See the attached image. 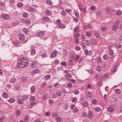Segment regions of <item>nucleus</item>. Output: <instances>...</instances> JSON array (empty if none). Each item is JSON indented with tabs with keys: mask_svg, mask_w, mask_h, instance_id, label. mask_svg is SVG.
<instances>
[{
	"mask_svg": "<svg viewBox=\"0 0 122 122\" xmlns=\"http://www.w3.org/2000/svg\"><path fill=\"white\" fill-rule=\"evenodd\" d=\"M28 62H26V61H24L19 60L18 61L17 65L18 68H22L27 66L28 65Z\"/></svg>",
	"mask_w": 122,
	"mask_h": 122,
	"instance_id": "f257e3e1",
	"label": "nucleus"
},
{
	"mask_svg": "<svg viewBox=\"0 0 122 122\" xmlns=\"http://www.w3.org/2000/svg\"><path fill=\"white\" fill-rule=\"evenodd\" d=\"M106 12L108 14H110L111 15H113V13L112 12L115 11V10L110 7H107L106 10Z\"/></svg>",
	"mask_w": 122,
	"mask_h": 122,
	"instance_id": "f03ea898",
	"label": "nucleus"
},
{
	"mask_svg": "<svg viewBox=\"0 0 122 122\" xmlns=\"http://www.w3.org/2000/svg\"><path fill=\"white\" fill-rule=\"evenodd\" d=\"M19 39L21 41H23L24 40L25 36L24 34L22 33L20 34L18 36Z\"/></svg>",
	"mask_w": 122,
	"mask_h": 122,
	"instance_id": "7ed1b4c3",
	"label": "nucleus"
},
{
	"mask_svg": "<svg viewBox=\"0 0 122 122\" xmlns=\"http://www.w3.org/2000/svg\"><path fill=\"white\" fill-rule=\"evenodd\" d=\"M45 34L44 32L43 31H41L38 32L36 35L37 37H40L43 36Z\"/></svg>",
	"mask_w": 122,
	"mask_h": 122,
	"instance_id": "20e7f679",
	"label": "nucleus"
},
{
	"mask_svg": "<svg viewBox=\"0 0 122 122\" xmlns=\"http://www.w3.org/2000/svg\"><path fill=\"white\" fill-rule=\"evenodd\" d=\"M5 20H8L9 19L10 17L8 15L5 14H2L1 16Z\"/></svg>",
	"mask_w": 122,
	"mask_h": 122,
	"instance_id": "39448f33",
	"label": "nucleus"
},
{
	"mask_svg": "<svg viewBox=\"0 0 122 122\" xmlns=\"http://www.w3.org/2000/svg\"><path fill=\"white\" fill-rule=\"evenodd\" d=\"M57 51H54L51 52V57H55L57 55Z\"/></svg>",
	"mask_w": 122,
	"mask_h": 122,
	"instance_id": "423d86ee",
	"label": "nucleus"
},
{
	"mask_svg": "<svg viewBox=\"0 0 122 122\" xmlns=\"http://www.w3.org/2000/svg\"><path fill=\"white\" fill-rule=\"evenodd\" d=\"M36 67V63L34 62H32L30 65V67L32 68H34Z\"/></svg>",
	"mask_w": 122,
	"mask_h": 122,
	"instance_id": "0eeeda50",
	"label": "nucleus"
},
{
	"mask_svg": "<svg viewBox=\"0 0 122 122\" xmlns=\"http://www.w3.org/2000/svg\"><path fill=\"white\" fill-rule=\"evenodd\" d=\"M50 20V19L49 18L46 16L44 17L42 19V20H45V21H49Z\"/></svg>",
	"mask_w": 122,
	"mask_h": 122,
	"instance_id": "6e6552de",
	"label": "nucleus"
},
{
	"mask_svg": "<svg viewBox=\"0 0 122 122\" xmlns=\"http://www.w3.org/2000/svg\"><path fill=\"white\" fill-rule=\"evenodd\" d=\"M88 118L90 119H92L93 117V115L92 114V112L91 111H89V112L88 113Z\"/></svg>",
	"mask_w": 122,
	"mask_h": 122,
	"instance_id": "1a4fd4ad",
	"label": "nucleus"
},
{
	"mask_svg": "<svg viewBox=\"0 0 122 122\" xmlns=\"http://www.w3.org/2000/svg\"><path fill=\"white\" fill-rule=\"evenodd\" d=\"M23 32L26 34H27L29 32V30L28 29L24 28L23 29Z\"/></svg>",
	"mask_w": 122,
	"mask_h": 122,
	"instance_id": "9d476101",
	"label": "nucleus"
},
{
	"mask_svg": "<svg viewBox=\"0 0 122 122\" xmlns=\"http://www.w3.org/2000/svg\"><path fill=\"white\" fill-rule=\"evenodd\" d=\"M116 14L119 16L121 15L122 14V12L120 10H117L115 12Z\"/></svg>",
	"mask_w": 122,
	"mask_h": 122,
	"instance_id": "9b49d317",
	"label": "nucleus"
},
{
	"mask_svg": "<svg viewBox=\"0 0 122 122\" xmlns=\"http://www.w3.org/2000/svg\"><path fill=\"white\" fill-rule=\"evenodd\" d=\"M107 110L109 112H111L113 111V109L112 107H109L107 108Z\"/></svg>",
	"mask_w": 122,
	"mask_h": 122,
	"instance_id": "f8f14e48",
	"label": "nucleus"
},
{
	"mask_svg": "<svg viewBox=\"0 0 122 122\" xmlns=\"http://www.w3.org/2000/svg\"><path fill=\"white\" fill-rule=\"evenodd\" d=\"M36 54V51L35 49H32L31 51V55L33 56Z\"/></svg>",
	"mask_w": 122,
	"mask_h": 122,
	"instance_id": "ddd939ff",
	"label": "nucleus"
},
{
	"mask_svg": "<svg viewBox=\"0 0 122 122\" xmlns=\"http://www.w3.org/2000/svg\"><path fill=\"white\" fill-rule=\"evenodd\" d=\"M31 92L32 93H33L35 92V86H33L31 88Z\"/></svg>",
	"mask_w": 122,
	"mask_h": 122,
	"instance_id": "4468645a",
	"label": "nucleus"
},
{
	"mask_svg": "<svg viewBox=\"0 0 122 122\" xmlns=\"http://www.w3.org/2000/svg\"><path fill=\"white\" fill-rule=\"evenodd\" d=\"M29 96L28 95H24L23 97L22 98V100L23 101L26 100L28 98Z\"/></svg>",
	"mask_w": 122,
	"mask_h": 122,
	"instance_id": "2eb2a0df",
	"label": "nucleus"
},
{
	"mask_svg": "<svg viewBox=\"0 0 122 122\" xmlns=\"http://www.w3.org/2000/svg\"><path fill=\"white\" fill-rule=\"evenodd\" d=\"M73 61L71 60H69L68 61V65L69 66L73 64Z\"/></svg>",
	"mask_w": 122,
	"mask_h": 122,
	"instance_id": "dca6fc26",
	"label": "nucleus"
},
{
	"mask_svg": "<svg viewBox=\"0 0 122 122\" xmlns=\"http://www.w3.org/2000/svg\"><path fill=\"white\" fill-rule=\"evenodd\" d=\"M23 5H24L23 3L20 2L19 3L17 4V6L19 8H20L23 7Z\"/></svg>",
	"mask_w": 122,
	"mask_h": 122,
	"instance_id": "f3484780",
	"label": "nucleus"
},
{
	"mask_svg": "<svg viewBox=\"0 0 122 122\" xmlns=\"http://www.w3.org/2000/svg\"><path fill=\"white\" fill-rule=\"evenodd\" d=\"M16 81V79L15 78H12L10 80V82L11 83H14Z\"/></svg>",
	"mask_w": 122,
	"mask_h": 122,
	"instance_id": "a211bd4d",
	"label": "nucleus"
},
{
	"mask_svg": "<svg viewBox=\"0 0 122 122\" xmlns=\"http://www.w3.org/2000/svg\"><path fill=\"white\" fill-rule=\"evenodd\" d=\"M15 101V99L13 98H12L10 99L8 101L10 103H12L14 102Z\"/></svg>",
	"mask_w": 122,
	"mask_h": 122,
	"instance_id": "6ab92c4d",
	"label": "nucleus"
},
{
	"mask_svg": "<svg viewBox=\"0 0 122 122\" xmlns=\"http://www.w3.org/2000/svg\"><path fill=\"white\" fill-rule=\"evenodd\" d=\"M115 92L118 94H119L121 93L120 90L118 89H116L115 90Z\"/></svg>",
	"mask_w": 122,
	"mask_h": 122,
	"instance_id": "aec40b11",
	"label": "nucleus"
},
{
	"mask_svg": "<svg viewBox=\"0 0 122 122\" xmlns=\"http://www.w3.org/2000/svg\"><path fill=\"white\" fill-rule=\"evenodd\" d=\"M87 93H88V96L89 98L92 97V93L90 92V91H87Z\"/></svg>",
	"mask_w": 122,
	"mask_h": 122,
	"instance_id": "412c9836",
	"label": "nucleus"
},
{
	"mask_svg": "<svg viewBox=\"0 0 122 122\" xmlns=\"http://www.w3.org/2000/svg\"><path fill=\"white\" fill-rule=\"evenodd\" d=\"M56 22L58 24V25L59 26V25H61V21L60 20L58 19L57 20Z\"/></svg>",
	"mask_w": 122,
	"mask_h": 122,
	"instance_id": "4be33fe9",
	"label": "nucleus"
},
{
	"mask_svg": "<svg viewBox=\"0 0 122 122\" xmlns=\"http://www.w3.org/2000/svg\"><path fill=\"white\" fill-rule=\"evenodd\" d=\"M7 94L6 92H4L2 94V97L4 98H7Z\"/></svg>",
	"mask_w": 122,
	"mask_h": 122,
	"instance_id": "5701e85b",
	"label": "nucleus"
},
{
	"mask_svg": "<svg viewBox=\"0 0 122 122\" xmlns=\"http://www.w3.org/2000/svg\"><path fill=\"white\" fill-rule=\"evenodd\" d=\"M18 102L19 104H23L24 103L23 100H22V99H19L18 100Z\"/></svg>",
	"mask_w": 122,
	"mask_h": 122,
	"instance_id": "b1692460",
	"label": "nucleus"
},
{
	"mask_svg": "<svg viewBox=\"0 0 122 122\" xmlns=\"http://www.w3.org/2000/svg\"><path fill=\"white\" fill-rule=\"evenodd\" d=\"M29 15L27 13H25L23 14V16L25 18H26L28 17Z\"/></svg>",
	"mask_w": 122,
	"mask_h": 122,
	"instance_id": "393cba45",
	"label": "nucleus"
},
{
	"mask_svg": "<svg viewBox=\"0 0 122 122\" xmlns=\"http://www.w3.org/2000/svg\"><path fill=\"white\" fill-rule=\"evenodd\" d=\"M118 27V26H117V25H114L112 26V30L114 31H115L117 29Z\"/></svg>",
	"mask_w": 122,
	"mask_h": 122,
	"instance_id": "a878e982",
	"label": "nucleus"
},
{
	"mask_svg": "<svg viewBox=\"0 0 122 122\" xmlns=\"http://www.w3.org/2000/svg\"><path fill=\"white\" fill-rule=\"evenodd\" d=\"M71 74L69 73L66 75V77L67 79H69L70 78H71Z\"/></svg>",
	"mask_w": 122,
	"mask_h": 122,
	"instance_id": "bb28decb",
	"label": "nucleus"
},
{
	"mask_svg": "<svg viewBox=\"0 0 122 122\" xmlns=\"http://www.w3.org/2000/svg\"><path fill=\"white\" fill-rule=\"evenodd\" d=\"M41 56L45 58L47 56V55L45 52H44L43 53L41 54Z\"/></svg>",
	"mask_w": 122,
	"mask_h": 122,
	"instance_id": "cd10ccee",
	"label": "nucleus"
},
{
	"mask_svg": "<svg viewBox=\"0 0 122 122\" xmlns=\"http://www.w3.org/2000/svg\"><path fill=\"white\" fill-rule=\"evenodd\" d=\"M33 71L34 74L39 73L40 72L39 70L38 69L35 70Z\"/></svg>",
	"mask_w": 122,
	"mask_h": 122,
	"instance_id": "c85d7f7f",
	"label": "nucleus"
},
{
	"mask_svg": "<svg viewBox=\"0 0 122 122\" xmlns=\"http://www.w3.org/2000/svg\"><path fill=\"white\" fill-rule=\"evenodd\" d=\"M46 14L47 15H49L51 14V12L48 10H46L45 11Z\"/></svg>",
	"mask_w": 122,
	"mask_h": 122,
	"instance_id": "c756f323",
	"label": "nucleus"
},
{
	"mask_svg": "<svg viewBox=\"0 0 122 122\" xmlns=\"http://www.w3.org/2000/svg\"><path fill=\"white\" fill-rule=\"evenodd\" d=\"M30 23L31 21L29 19H26L25 20V24H26L28 25H29L30 24Z\"/></svg>",
	"mask_w": 122,
	"mask_h": 122,
	"instance_id": "7c9ffc66",
	"label": "nucleus"
},
{
	"mask_svg": "<svg viewBox=\"0 0 122 122\" xmlns=\"http://www.w3.org/2000/svg\"><path fill=\"white\" fill-rule=\"evenodd\" d=\"M51 77V76L50 75H47L44 77V79L46 80H48Z\"/></svg>",
	"mask_w": 122,
	"mask_h": 122,
	"instance_id": "2f4dec72",
	"label": "nucleus"
},
{
	"mask_svg": "<svg viewBox=\"0 0 122 122\" xmlns=\"http://www.w3.org/2000/svg\"><path fill=\"white\" fill-rule=\"evenodd\" d=\"M95 34L96 36L97 37L99 38V37L100 36V34L99 32L97 31H96L95 32Z\"/></svg>",
	"mask_w": 122,
	"mask_h": 122,
	"instance_id": "473e14b6",
	"label": "nucleus"
},
{
	"mask_svg": "<svg viewBox=\"0 0 122 122\" xmlns=\"http://www.w3.org/2000/svg\"><path fill=\"white\" fill-rule=\"evenodd\" d=\"M15 114L17 116H18L20 114V112L19 110L16 111Z\"/></svg>",
	"mask_w": 122,
	"mask_h": 122,
	"instance_id": "72a5a7b5",
	"label": "nucleus"
},
{
	"mask_svg": "<svg viewBox=\"0 0 122 122\" xmlns=\"http://www.w3.org/2000/svg\"><path fill=\"white\" fill-rule=\"evenodd\" d=\"M92 44L93 45H95L96 44V40L95 39H92Z\"/></svg>",
	"mask_w": 122,
	"mask_h": 122,
	"instance_id": "f704fd0d",
	"label": "nucleus"
},
{
	"mask_svg": "<svg viewBox=\"0 0 122 122\" xmlns=\"http://www.w3.org/2000/svg\"><path fill=\"white\" fill-rule=\"evenodd\" d=\"M56 120L57 122H60L62 120V119L60 117H56Z\"/></svg>",
	"mask_w": 122,
	"mask_h": 122,
	"instance_id": "c9c22d12",
	"label": "nucleus"
},
{
	"mask_svg": "<svg viewBox=\"0 0 122 122\" xmlns=\"http://www.w3.org/2000/svg\"><path fill=\"white\" fill-rule=\"evenodd\" d=\"M79 31V27L78 26H77L76 27H75L74 29V31L76 32H77V31Z\"/></svg>",
	"mask_w": 122,
	"mask_h": 122,
	"instance_id": "e433bc0d",
	"label": "nucleus"
},
{
	"mask_svg": "<svg viewBox=\"0 0 122 122\" xmlns=\"http://www.w3.org/2000/svg\"><path fill=\"white\" fill-rule=\"evenodd\" d=\"M96 9V7L94 6L93 5L91 7H90V9L92 10H95Z\"/></svg>",
	"mask_w": 122,
	"mask_h": 122,
	"instance_id": "4c0bfd02",
	"label": "nucleus"
},
{
	"mask_svg": "<svg viewBox=\"0 0 122 122\" xmlns=\"http://www.w3.org/2000/svg\"><path fill=\"white\" fill-rule=\"evenodd\" d=\"M109 54L110 55H112L113 54V52L112 50H110L109 51Z\"/></svg>",
	"mask_w": 122,
	"mask_h": 122,
	"instance_id": "58836bf2",
	"label": "nucleus"
},
{
	"mask_svg": "<svg viewBox=\"0 0 122 122\" xmlns=\"http://www.w3.org/2000/svg\"><path fill=\"white\" fill-rule=\"evenodd\" d=\"M95 110H96V111L98 112H99L101 111V109L99 107H96L95 109Z\"/></svg>",
	"mask_w": 122,
	"mask_h": 122,
	"instance_id": "ea45409f",
	"label": "nucleus"
},
{
	"mask_svg": "<svg viewBox=\"0 0 122 122\" xmlns=\"http://www.w3.org/2000/svg\"><path fill=\"white\" fill-rule=\"evenodd\" d=\"M26 80V78L25 77H23L20 79V81L22 82Z\"/></svg>",
	"mask_w": 122,
	"mask_h": 122,
	"instance_id": "a19ab883",
	"label": "nucleus"
},
{
	"mask_svg": "<svg viewBox=\"0 0 122 122\" xmlns=\"http://www.w3.org/2000/svg\"><path fill=\"white\" fill-rule=\"evenodd\" d=\"M103 57L104 60H107L108 58V56L107 55H105L103 56Z\"/></svg>",
	"mask_w": 122,
	"mask_h": 122,
	"instance_id": "79ce46f5",
	"label": "nucleus"
},
{
	"mask_svg": "<svg viewBox=\"0 0 122 122\" xmlns=\"http://www.w3.org/2000/svg\"><path fill=\"white\" fill-rule=\"evenodd\" d=\"M15 45H17L20 44V42L18 41H16L13 43Z\"/></svg>",
	"mask_w": 122,
	"mask_h": 122,
	"instance_id": "37998d69",
	"label": "nucleus"
},
{
	"mask_svg": "<svg viewBox=\"0 0 122 122\" xmlns=\"http://www.w3.org/2000/svg\"><path fill=\"white\" fill-rule=\"evenodd\" d=\"M58 26L59 28H64L65 27V26L64 25L61 24V25H59Z\"/></svg>",
	"mask_w": 122,
	"mask_h": 122,
	"instance_id": "c03bdc74",
	"label": "nucleus"
},
{
	"mask_svg": "<svg viewBox=\"0 0 122 122\" xmlns=\"http://www.w3.org/2000/svg\"><path fill=\"white\" fill-rule=\"evenodd\" d=\"M88 104V103L86 102H84L82 104V105L85 107H86L87 106Z\"/></svg>",
	"mask_w": 122,
	"mask_h": 122,
	"instance_id": "a18cd8bd",
	"label": "nucleus"
},
{
	"mask_svg": "<svg viewBox=\"0 0 122 122\" xmlns=\"http://www.w3.org/2000/svg\"><path fill=\"white\" fill-rule=\"evenodd\" d=\"M117 68V66H114L112 72H115L116 71V70Z\"/></svg>",
	"mask_w": 122,
	"mask_h": 122,
	"instance_id": "49530a36",
	"label": "nucleus"
},
{
	"mask_svg": "<svg viewBox=\"0 0 122 122\" xmlns=\"http://www.w3.org/2000/svg\"><path fill=\"white\" fill-rule=\"evenodd\" d=\"M20 60H22V61H26V62H27V61H28V60L26 58L24 57L22 58Z\"/></svg>",
	"mask_w": 122,
	"mask_h": 122,
	"instance_id": "de8ad7c7",
	"label": "nucleus"
},
{
	"mask_svg": "<svg viewBox=\"0 0 122 122\" xmlns=\"http://www.w3.org/2000/svg\"><path fill=\"white\" fill-rule=\"evenodd\" d=\"M47 3L49 5H51L52 4V2L50 0H48L46 1Z\"/></svg>",
	"mask_w": 122,
	"mask_h": 122,
	"instance_id": "09e8293b",
	"label": "nucleus"
},
{
	"mask_svg": "<svg viewBox=\"0 0 122 122\" xmlns=\"http://www.w3.org/2000/svg\"><path fill=\"white\" fill-rule=\"evenodd\" d=\"M82 117H87V116L86 115V113L85 112L83 113L82 114Z\"/></svg>",
	"mask_w": 122,
	"mask_h": 122,
	"instance_id": "8fccbe9b",
	"label": "nucleus"
},
{
	"mask_svg": "<svg viewBox=\"0 0 122 122\" xmlns=\"http://www.w3.org/2000/svg\"><path fill=\"white\" fill-rule=\"evenodd\" d=\"M79 92L78 90H75L74 91V93L76 95H77L78 94Z\"/></svg>",
	"mask_w": 122,
	"mask_h": 122,
	"instance_id": "3c124183",
	"label": "nucleus"
},
{
	"mask_svg": "<svg viewBox=\"0 0 122 122\" xmlns=\"http://www.w3.org/2000/svg\"><path fill=\"white\" fill-rule=\"evenodd\" d=\"M35 99V97H31L30 98V101H34Z\"/></svg>",
	"mask_w": 122,
	"mask_h": 122,
	"instance_id": "603ef678",
	"label": "nucleus"
},
{
	"mask_svg": "<svg viewBox=\"0 0 122 122\" xmlns=\"http://www.w3.org/2000/svg\"><path fill=\"white\" fill-rule=\"evenodd\" d=\"M80 56L79 55H77L75 58V60L76 61H77L80 58Z\"/></svg>",
	"mask_w": 122,
	"mask_h": 122,
	"instance_id": "864d4df0",
	"label": "nucleus"
},
{
	"mask_svg": "<svg viewBox=\"0 0 122 122\" xmlns=\"http://www.w3.org/2000/svg\"><path fill=\"white\" fill-rule=\"evenodd\" d=\"M67 63L65 61H64L62 62L61 63V65H62L64 66H66L67 65Z\"/></svg>",
	"mask_w": 122,
	"mask_h": 122,
	"instance_id": "5fc2aeb1",
	"label": "nucleus"
},
{
	"mask_svg": "<svg viewBox=\"0 0 122 122\" xmlns=\"http://www.w3.org/2000/svg\"><path fill=\"white\" fill-rule=\"evenodd\" d=\"M114 46L116 47H118L119 48H121L122 47V45L119 44L115 45Z\"/></svg>",
	"mask_w": 122,
	"mask_h": 122,
	"instance_id": "6e6d98bb",
	"label": "nucleus"
},
{
	"mask_svg": "<svg viewBox=\"0 0 122 122\" xmlns=\"http://www.w3.org/2000/svg\"><path fill=\"white\" fill-rule=\"evenodd\" d=\"M107 29V27H103L102 28V29H101V30L102 31H104L106 30Z\"/></svg>",
	"mask_w": 122,
	"mask_h": 122,
	"instance_id": "4d7b16f0",
	"label": "nucleus"
},
{
	"mask_svg": "<svg viewBox=\"0 0 122 122\" xmlns=\"http://www.w3.org/2000/svg\"><path fill=\"white\" fill-rule=\"evenodd\" d=\"M49 104L51 105L54 103V101L52 99L50 100L49 102Z\"/></svg>",
	"mask_w": 122,
	"mask_h": 122,
	"instance_id": "13d9d810",
	"label": "nucleus"
},
{
	"mask_svg": "<svg viewBox=\"0 0 122 122\" xmlns=\"http://www.w3.org/2000/svg\"><path fill=\"white\" fill-rule=\"evenodd\" d=\"M87 35L88 36H91V33L90 31H87L86 32Z\"/></svg>",
	"mask_w": 122,
	"mask_h": 122,
	"instance_id": "bf43d9fd",
	"label": "nucleus"
},
{
	"mask_svg": "<svg viewBox=\"0 0 122 122\" xmlns=\"http://www.w3.org/2000/svg\"><path fill=\"white\" fill-rule=\"evenodd\" d=\"M78 109L77 108H75L73 110V112L74 113H75L78 112Z\"/></svg>",
	"mask_w": 122,
	"mask_h": 122,
	"instance_id": "052dcab7",
	"label": "nucleus"
},
{
	"mask_svg": "<svg viewBox=\"0 0 122 122\" xmlns=\"http://www.w3.org/2000/svg\"><path fill=\"white\" fill-rule=\"evenodd\" d=\"M28 116L27 115H26L24 118V120L25 121H27L28 120Z\"/></svg>",
	"mask_w": 122,
	"mask_h": 122,
	"instance_id": "680f3d73",
	"label": "nucleus"
},
{
	"mask_svg": "<svg viewBox=\"0 0 122 122\" xmlns=\"http://www.w3.org/2000/svg\"><path fill=\"white\" fill-rule=\"evenodd\" d=\"M18 25V23L16 22H14L12 24V25L13 26H15Z\"/></svg>",
	"mask_w": 122,
	"mask_h": 122,
	"instance_id": "e2e57ef3",
	"label": "nucleus"
},
{
	"mask_svg": "<svg viewBox=\"0 0 122 122\" xmlns=\"http://www.w3.org/2000/svg\"><path fill=\"white\" fill-rule=\"evenodd\" d=\"M80 48L78 46H77L75 47V49L77 51L80 50Z\"/></svg>",
	"mask_w": 122,
	"mask_h": 122,
	"instance_id": "0e129e2a",
	"label": "nucleus"
},
{
	"mask_svg": "<svg viewBox=\"0 0 122 122\" xmlns=\"http://www.w3.org/2000/svg\"><path fill=\"white\" fill-rule=\"evenodd\" d=\"M72 84L71 83H68V84L67 85V86L69 87H71L72 86Z\"/></svg>",
	"mask_w": 122,
	"mask_h": 122,
	"instance_id": "69168bd1",
	"label": "nucleus"
},
{
	"mask_svg": "<svg viewBox=\"0 0 122 122\" xmlns=\"http://www.w3.org/2000/svg\"><path fill=\"white\" fill-rule=\"evenodd\" d=\"M57 115L58 114L57 113H54L52 115V116L54 118H56V117Z\"/></svg>",
	"mask_w": 122,
	"mask_h": 122,
	"instance_id": "338daca9",
	"label": "nucleus"
},
{
	"mask_svg": "<svg viewBox=\"0 0 122 122\" xmlns=\"http://www.w3.org/2000/svg\"><path fill=\"white\" fill-rule=\"evenodd\" d=\"M77 100V99L75 97H74L72 99V102H75Z\"/></svg>",
	"mask_w": 122,
	"mask_h": 122,
	"instance_id": "774afa93",
	"label": "nucleus"
}]
</instances>
